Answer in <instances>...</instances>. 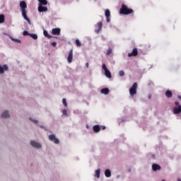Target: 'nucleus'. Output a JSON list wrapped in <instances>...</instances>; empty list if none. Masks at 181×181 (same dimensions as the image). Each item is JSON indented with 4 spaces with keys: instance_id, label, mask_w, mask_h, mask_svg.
Segmentation results:
<instances>
[{
    "instance_id": "nucleus-37",
    "label": "nucleus",
    "mask_w": 181,
    "mask_h": 181,
    "mask_svg": "<svg viewBox=\"0 0 181 181\" xmlns=\"http://www.w3.org/2000/svg\"><path fill=\"white\" fill-rule=\"evenodd\" d=\"M175 105H176V107H179V105H179V102H175Z\"/></svg>"
},
{
    "instance_id": "nucleus-35",
    "label": "nucleus",
    "mask_w": 181,
    "mask_h": 181,
    "mask_svg": "<svg viewBox=\"0 0 181 181\" xmlns=\"http://www.w3.org/2000/svg\"><path fill=\"white\" fill-rule=\"evenodd\" d=\"M30 119L34 122V124H37L39 122L36 119H32V118L30 117Z\"/></svg>"
},
{
    "instance_id": "nucleus-9",
    "label": "nucleus",
    "mask_w": 181,
    "mask_h": 181,
    "mask_svg": "<svg viewBox=\"0 0 181 181\" xmlns=\"http://www.w3.org/2000/svg\"><path fill=\"white\" fill-rule=\"evenodd\" d=\"M105 15L106 16V21L107 23L110 22V16H111V12L110 11V9H106L105 11Z\"/></svg>"
},
{
    "instance_id": "nucleus-18",
    "label": "nucleus",
    "mask_w": 181,
    "mask_h": 181,
    "mask_svg": "<svg viewBox=\"0 0 181 181\" xmlns=\"http://www.w3.org/2000/svg\"><path fill=\"white\" fill-rule=\"evenodd\" d=\"M172 95H173L172 91L169 90L165 91V96L167 97V98H172Z\"/></svg>"
},
{
    "instance_id": "nucleus-23",
    "label": "nucleus",
    "mask_w": 181,
    "mask_h": 181,
    "mask_svg": "<svg viewBox=\"0 0 181 181\" xmlns=\"http://www.w3.org/2000/svg\"><path fill=\"white\" fill-rule=\"evenodd\" d=\"M40 2V5H47V0H37Z\"/></svg>"
},
{
    "instance_id": "nucleus-31",
    "label": "nucleus",
    "mask_w": 181,
    "mask_h": 181,
    "mask_svg": "<svg viewBox=\"0 0 181 181\" xmlns=\"http://www.w3.org/2000/svg\"><path fill=\"white\" fill-rule=\"evenodd\" d=\"M119 74L121 77L125 75V72L124 71H119Z\"/></svg>"
},
{
    "instance_id": "nucleus-33",
    "label": "nucleus",
    "mask_w": 181,
    "mask_h": 181,
    "mask_svg": "<svg viewBox=\"0 0 181 181\" xmlns=\"http://www.w3.org/2000/svg\"><path fill=\"white\" fill-rule=\"evenodd\" d=\"M51 45L53 46V47H56V46H57V43L56 42H52Z\"/></svg>"
},
{
    "instance_id": "nucleus-44",
    "label": "nucleus",
    "mask_w": 181,
    "mask_h": 181,
    "mask_svg": "<svg viewBox=\"0 0 181 181\" xmlns=\"http://www.w3.org/2000/svg\"><path fill=\"white\" fill-rule=\"evenodd\" d=\"M105 129V127H103V129Z\"/></svg>"
},
{
    "instance_id": "nucleus-15",
    "label": "nucleus",
    "mask_w": 181,
    "mask_h": 181,
    "mask_svg": "<svg viewBox=\"0 0 181 181\" xmlns=\"http://www.w3.org/2000/svg\"><path fill=\"white\" fill-rule=\"evenodd\" d=\"M181 112V105L174 107V114H180Z\"/></svg>"
},
{
    "instance_id": "nucleus-20",
    "label": "nucleus",
    "mask_w": 181,
    "mask_h": 181,
    "mask_svg": "<svg viewBox=\"0 0 181 181\" xmlns=\"http://www.w3.org/2000/svg\"><path fill=\"white\" fill-rule=\"evenodd\" d=\"M105 175L106 177H111V170L107 169L105 171Z\"/></svg>"
},
{
    "instance_id": "nucleus-27",
    "label": "nucleus",
    "mask_w": 181,
    "mask_h": 181,
    "mask_svg": "<svg viewBox=\"0 0 181 181\" xmlns=\"http://www.w3.org/2000/svg\"><path fill=\"white\" fill-rule=\"evenodd\" d=\"M76 44L78 47H81V42H80V40H76Z\"/></svg>"
},
{
    "instance_id": "nucleus-7",
    "label": "nucleus",
    "mask_w": 181,
    "mask_h": 181,
    "mask_svg": "<svg viewBox=\"0 0 181 181\" xmlns=\"http://www.w3.org/2000/svg\"><path fill=\"white\" fill-rule=\"evenodd\" d=\"M67 61L69 64L73 62V49H71L69 52Z\"/></svg>"
},
{
    "instance_id": "nucleus-32",
    "label": "nucleus",
    "mask_w": 181,
    "mask_h": 181,
    "mask_svg": "<svg viewBox=\"0 0 181 181\" xmlns=\"http://www.w3.org/2000/svg\"><path fill=\"white\" fill-rule=\"evenodd\" d=\"M110 53H112V49L109 48V49H107V54L108 56H110Z\"/></svg>"
},
{
    "instance_id": "nucleus-6",
    "label": "nucleus",
    "mask_w": 181,
    "mask_h": 181,
    "mask_svg": "<svg viewBox=\"0 0 181 181\" xmlns=\"http://www.w3.org/2000/svg\"><path fill=\"white\" fill-rule=\"evenodd\" d=\"M30 145L31 146H33V148H37V149H40V148H42V144L35 141H31Z\"/></svg>"
},
{
    "instance_id": "nucleus-22",
    "label": "nucleus",
    "mask_w": 181,
    "mask_h": 181,
    "mask_svg": "<svg viewBox=\"0 0 181 181\" xmlns=\"http://www.w3.org/2000/svg\"><path fill=\"white\" fill-rule=\"evenodd\" d=\"M5 22V15H0V23H4Z\"/></svg>"
},
{
    "instance_id": "nucleus-10",
    "label": "nucleus",
    "mask_w": 181,
    "mask_h": 181,
    "mask_svg": "<svg viewBox=\"0 0 181 181\" xmlns=\"http://www.w3.org/2000/svg\"><path fill=\"white\" fill-rule=\"evenodd\" d=\"M38 12H47V7L42 6L40 4L38 6Z\"/></svg>"
},
{
    "instance_id": "nucleus-11",
    "label": "nucleus",
    "mask_w": 181,
    "mask_h": 181,
    "mask_svg": "<svg viewBox=\"0 0 181 181\" xmlns=\"http://www.w3.org/2000/svg\"><path fill=\"white\" fill-rule=\"evenodd\" d=\"M97 28H98V30H95V33H100V31L101 30V29H103V22H99L97 23Z\"/></svg>"
},
{
    "instance_id": "nucleus-28",
    "label": "nucleus",
    "mask_w": 181,
    "mask_h": 181,
    "mask_svg": "<svg viewBox=\"0 0 181 181\" xmlns=\"http://www.w3.org/2000/svg\"><path fill=\"white\" fill-rule=\"evenodd\" d=\"M62 103L64 104V107H67V100L66 98L62 99Z\"/></svg>"
},
{
    "instance_id": "nucleus-34",
    "label": "nucleus",
    "mask_w": 181,
    "mask_h": 181,
    "mask_svg": "<svg viewBox=\"0 0 181 181\" xmlns=\"http://www.w3.org/2000/svg\"><path fill=\"white\" fill-rule=\"evenodd\" d=\"M62 114H63L64 115H65L66 117H67V110H62Z\"/></svg>"
},
{
    "instance_id": "nucleus-12",
    "label": "nucleus",
    "mask_w": 181,
    "mask_h": 181,
    "mask_svg": "<svg viewBox=\"0 0 181 181\" xmlns=\"http://www.w3.org/2000/svg\"><path fill=\"white\" fill-rule=\"evenodd\" d=\"M9 117H11V115H9V112L8 110L4 111L1 114V118H9Z\"/></svg>"
},
{
    "instance_id": "nucleus-36",
    "label": "nucleus",
    "mask_w": 181,
    "mask_h": 181,
    "mask_svg": "<svg viewBox=\"0 0 181 181\" xmlns=\"http://www.w3.org/2000/svg\"><path fill=\"white\" fill-rule=\"evenodd\" d=\"M13 40L14 42H16L17 43H21V40L13 39Z\"/></svg>"
},
{
    "instance_id": "nucleus-42",
    "label": "nucleus",
    "mask_w": 181,
    "mask_h": 181,
    "mask_svg": "<svg viewBox=\"0 0 181 181\" xmlns=\"http://www.w3.org/2000/svg\"><path fill=\"white\" fill-rule=\"evenodd\" d=\"M178 98H179L180 100H181V96L179 95V96H178Z\"/></svg>"
},
{
    "instance_id": "nucleus-2",
    "label": "nucleus",
    "mask_w": 181,
    "mask_h": 181,
    "mask_svg": "<svg viewBox=\"0 0 181 181\" xmlns=\"http://www.w3.org/2000/svg\"><path fill=\"white\" fill-rule=\"evenodd\" d=\"M138 89V83L135 82L132 86L129 88V94L132 97H134L136 94V90Z\"/></svg>"
},
{
    "instance_id": "nucleus-40",
    "label": "nucleus",
    "mask_w": 181,
    "mask_h": 181,
    "mask_svg": "<svg viewBox=\"0 0 181 181\" xmlns=\"http://www.w3.org/2000/svg\"><path fill=\"white\" fill-rule=\"evenodd\" d=\"M88 66H89L88 62H86V66L87 67V69H88Z\"/></svg>"
},
{
    "instance_id": "nucleus-17",
    "label": "nucleus",
    "mask_w": 181,
    "mask_h": 181,
    "mask_svg": "<svg viewBox=\"0 0 181 181\" xmlns=\"http://www.w3.org/2000/svg\"><path fill=\"white\" fill-rule=\"evenodd\" d=\"M105 76H106L107 78H111V77H112V76L111 75V72L108 69L105 71Z\"/></svg>"
},
{
    "instance_id": "nucleus-13",
    "label": "nucleus",
    "mask_w": 181,
    "mask_h": 181,
    "mask_svg": "<svg viewBox=\"0 0 181 181\" xmlns=\"http://www.w3.org/2000/svg\"><path fill=\"white\" fill-rule=\"evenodd\" d=\"M152 169L153 170H154V172H156V170H160L161 168H160V165L158 164H153Z\"/></svg>"
},
{
    "instance_id": "nucleus-8",
    "label": "nucleus",
    "mask_w": 181,
    "mask_h": 181,
    "mask_svg": "<svg viewBox=\"0 0 181 181\" xmlns=\"http://www.w3.org/2000/svg\"><path fill=\"white\" fill-rule=\"evenodd\" d=\"M132 56H138V49L134 48L132 52L128 54V57H132Z\"/></svg>"
},
{
    "instance_id": "nucleus-19",
    "label": "nucleus",
    "mask_w": 181,
    "mask_h": 181,
    "mask_svg": "<svg viewBox=\"0 0 181 181\" xmlns=\"http://www.w3.org/2000/svg\"><path fill=\"white\" fill-rule=\"evenodd\" d=\"M93 131L94 132H98L99 131H101V127H100V125H95L93 126Z\"/></svg>"
},
{
    "instance_id": "nucleus-43",
    "label": "nucleus",
    "mask_w": 181,
    "mask_h": 181,
    "mask_svg": "<svg viewBox=\"0 0 181 181\" xmlns=\"http://www.w3.org/2000/svg\"><path fill=\"white\" fill-rule=\"evenodd\" d=\"M177 181H181V179L178 178Z\"/></svg>"
},
{
    "instance_id": "nucleus-26",
    "label": "nucleus",
    "mask_w": 181,
    "mask_h": 181,
    "mask_svg": "<svg viewBox=\"0 0 181 181\" xmlns=\"http://www.w3.org/2000/svg\"><path fill=\"white\" fill-rule=\"evenodd\" d=\"M30 37L34 39V40H37V34H30Z\"/></svg>"
},
{
    "instance_id": "nucleus-39",
    "label": "nucleus",
    "mask_w": 181,
    "mask_h": 181,
    "mask_svg": "<svg viewBox=\"0 0 181 181\" xmlns=\"http://www.w3.org/2000/svg\"><path fill=\"white\" fill-rule=\"evenodd\" d=\"M40 128H42V129H45V131H47V129H46V128L45 127H43V126H40Z\"/></svg>"
},
{
    "instance_id": "nucleus-25",
    "label": "nucleus",
    "mask_w": 181,
    "mask_h": 181,
    "mask_svg": "<svg viewBox=\"0 0 181 181\" xmlns=\"http://www.w3.org/2000/svg\"><path fill=\"white\" fill-rule=\"evenodd\" d=\"M95 177H97V179H100V169L95 170Z\"/></svg>"
},
{
    "instance_id": "nucleus-30",
    "label": "nucleus",
    "mask_w": 181,
    "mask_h": 181,
    "mask_svg": "<svg viewBox=\"0 0 181 181\" xmlns=\"http://www.w3.org/2000/svg\"><path fill=\"white\" fill-rule=\"evenodd\" d=\"M102 69L106 71V70H108V69H107V66L105 65V64H103L102 65Z\"/></svg>"
},
{
    "instance_id": "nucleus-38",
    "label": "nucleus",
    "mask_w": 181,
    "mask_h": 181,
    "mask_svg": "<svg viewBox=\"0 0 181 181\" xmlns=\"http://www.w3.org/2000/svg\"><path fill=\"white\" fill-rule=\"evenodd\" d=\"M148 100H151V98H152V95H151V94L148 95Z\"/></svg>"
},
{
    "instance_id": "nucleus-14",
    "label": "nucleus",
    "mask_w": 181,
    "mask_h": 181,
    "mask_svg": "<svg viewBox=\"0 0 181 181\" xmlns=\"http://www.w3.org/2000/svg\"><path fill=\"white\" fill-rule=\"evenodd\" d=\"M52 35H60V28H54L52 30Z\"/></svg>"
},
{
    "instance_id": "nucleus-29",
    "label": "nucleus",
    "mask_w": 181,
    "mask_h": 181,
    "mask_svg": "<svg viewBox=\"0 0 181 181\" xmlns=\"http://www.w3.org/2000/svg\"><path fill=\"white\" fill-rule=\"evenodd\" d=\"M23 36H28V35L30 36V34H29V32L24 30L23 33Z\"/></svg>"
},
{
    "instance_id": "nucleus-24",
    "label": "nucleus",
    "mask_w": 181,
    "mask_h": 181,
    "mask_svg": "<svg viewBox=\"0 0 181 181\" xmlns=\"http://www.w3.org/2000/svg\"><path fill=\"white\" fill-rule=\"evenodd\" d=\"M27 22H28L29 25H30V20L29 18H28V16L26 14H23L22 16Z\"/></svg>"
},
{
    "instance_id": "nucleus-5",
    "label": "nucleus",
    "mask_w": 181,
    "mask_h": 181,
    "mask_svg": "<svg viewBox=\"0 0 181 181\" xmlns=\"http://www.w3.org/2000/svg\"><path fill=\"white\" fill-rule=\"evenodd\" d=\"M8 70H9L8 65L4 64L3 66L0 65V74H4V73H5V71H8Z\"/></svg>"
},
{
    "instance_id": "nucleus-21",
    "label": "nucleus",
    "mask_w": 181,
    "mask_h": 181,
    "mask_svg": "<svg viewBox=\"0 0 181 181\" xmlns=\"http://www.w3.org/2000/svg\"><path fill=\"white\" fill-rule=\"evenodd\" d=\"M43 34H44V36H45V37H48V39H52V36L49 35V33L47 32V30H44Z\"/></svg>"
},
{
    "instance_id": "nucleus-41",
    "label": "nucleus",
    "mask_w": 181,
    "mask_h": 181,
    "mask_svg": "<svg viewBox=\"0 0 181 181\" xmlns=\"http://www.w3.org/2000/svg\"><path fill=\"white\" fill-rule=\"evenodd\" d=\"M132 170H131V168H129V169H128V172H131Z\"/></svg>"
},
{
    "instance_id": "nucleus-3",
    "label": "nucleus",
    "mask_w": 181,
    "mask_h": 181,
    "mask_svg": "<svg viewBox=\"0 0 181 181\" xmlns=\"http://www.w3.org/2000/svg\"><path fill=\"white\" fill-rule=\"evenodd\" d=\"M20 6L21 8L22 16L26 14V8H28V5H26V2L23 1L20 3Z\"/></svg>"
},
{
    "instance_id": "nucleus-1",
    "label": "nucleus",
    "mask_w": 181,
    "mask_h": 181,
    "mask_svg": "<svg viewBox=\"0 0 181 181\" xmlns=\"http://www.w3.org/2000/svg\"><path fill=\"white\" fill-rule=\"evenodd\" d=\"M119 13L122 15H131L134 13V9L128 8V6L122 4V7L119 9Z\"/></svg>"
},
{
    "instance_id": "nucleus-4",
    "label": "nucleus",
    "mask_w": 181,
    "mask_h": 181,
    "mask_svg": "<svg viewBox=\"0 0 181 181\" xmlns=\"http://www.w3.org/2000/svg\"><path fill=\"white\" fill-rule=\"evenodd\" d=\"M49 141H52V142H54V144H59L60 141L59 140V139L56 138V135L54 134H51L49 136Z\"/></svg>"
},
{
    "instance_id": "nucleus-16",
    "label": "nucleus",
    "mask_w": 181,
    "mask_h": 181,
    "mask_svg": "<svg viewBox=\"0 0 181 181\" xmlns=\"http://www.w3.org/2000/svg\"><path fill=\"white\" fill-rule=\"evenodd\" d=\"M100 92L102 93V94H110V89H108V88H103Z\"/></svg>"
}]
</instances>
